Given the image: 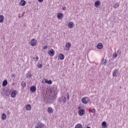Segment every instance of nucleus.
<instances>
[{
  "instance_id": "nucleus-23",
  "label": "nucleus",
  "mask_w": 128,
  "mask_h": 128,
  "mask_svg": "<svg viewBox=\"0 0 128 128\" xmlns=\"http://www.w3.org/2000/svg\"><path fill=\"white\" fill-rule=\"evenodd\" d=\"M26 77L28 78H32V74L28 72L26 74Z\"/></svg>"
},
{
  "instance_id": "nucleus-18",
  "label": "nucleus",
  "mask_w": 128,
  "mask_h": 128,
  "mask_svg": "<svg viewBox=\"0 0 128 128\" xmlns=\"http://www.w3.org/2000/svg\"><path fill=\"white\" fill-rule=\"evenodd\" d=\"M48 114H52L54 112V110L51 107L48 108Z\"/></svg>"
},
{
  "instance_id": "nucleus-4",
  "label": "nucleus",
  "mask_w": 128,
  "mask_h": 128,
  "mask_svg": "<svg viewBox=\"0 0 128 128\" xmlns=\"http://www.w3.org/2000/svg\"><path fill=\"white\" fill-rule=\"evenodd\" d=\"M85 114L86 111L84 110V109H80L78 112V114L80 116H84Z\"/></svg>"
},
{
  "instance_id": "nucleus-25",
  "label": "nucleus",
  "mask_w": 128,
  "mask_h": 128,
  "mask_svg": "<svg viewBox=\"0 0 128 128\" xmlns=\"http://www.w3.org/2000/svg\"><path fill=\"white\" fill-rule=\"evenodd\" d=\"M64 98V96H62L60 98H58V102H62V100Z\"/></svg>"
},
{
  "instance_id": "nucleus-8",
  "label": "nucleus",
  "mask_w": 128,
  "mask_h": 128,
  "mask_svg": "<svg viewBox=\"0 0 128 128\" xmlns=\"http://www.w3.org/2000/svg\"><path fill=\"white\" fill-rule=\"evenodd\" d=\"M30 90L31 92H36V87L34 86H31Z\"/></svg>"
},
{
  "instance_id": "nucleus-15",
  "label": "nucleus",
  "mask_w": 128,
  "mask_h": 128,
  "mask_svg": "<svg viewBox=\"0 0 128 128\" xmlns=\"http://www.w3.org/2000/svg\"><path fill=\"white\" fill-rule=\"evenodd\" d=\"M35 128H44V124H39L38 125H36Z\"/></svg>"
},
{
  "instance_id": "nucleus-36",
  "label": "nucleus",
  "mask_w": 128,
  "mask_h": 128,
  "mask_svg": "<svg viewBox=\"0 0 128 128\" xmlns=\"http://www.w3.org/2000/svg\"><path fill=\"white\" fill-rule=\"evenodd\" d=\"M26 82L24 83L22 87L23 88H26Z\"/></svg>"
},
{
  "instance_id": "nucleus-26",
  "label": "nucleus",
  "mask_w": 128,
  "mask_h": 128,
  "mask_svg": "<svg viewBox=\"0 0 128 128\" xmlns=\"http://www.w3.org/2000/svg\"><path fill=\"white\" fill-rule=\"evenodd\" d=\"M118 6H120V5L118 4H116L114 6V8H118Z\"/></svg>"
},
{
  "instance_id": "nucleus-9",
  "label": "nucleus",
  "mask_w": 128,
  "mask_h": 128,
  "mask_svg": "<svg viewBox=\"0 0 128 128\" xmlns=\"http://www.w3.org/2000/svg\"><path fill=\"white\" fill-rule=\"evenodd\" d=\"M120 72H118V70L116 69L112 72V76H118Z\"/></svg>"
},
{
  "instance_id": "nucleus-31",
  "label": "nucleus",
  "mask_w": 128,
  "mask_h": 128,
  "mask_svg": "<svg viewBox=\"0 0 128 128\" xmlns=\"http://www.w3.org/2000/svg\"><path fill=\"white\" fill-rule=\"evenodd\" d=\"M62 100L64 102H66V98L63 96Z\"/></svg>"
},
{
  "instance_id": "nucleus-5",
  "label": "nucleus",
  "mask_w": 128,
  "mask_h": 128,
  "mask_svg": "<svg viewBox=\"0 0 128 128\" xmlns=\"http://www.w3.org/2000/svg\"><path fill=\"white\" fill-rule=\"evenodd\" d=\"M68 28H74V23L73 22H70L68 24Z\"/></svg>"
},
{
  "instance_id": "nucleus-35",
  "label": "nucleus",
  "mask_w": 128,
  "mask_h": 128,
  "mask_svg": "<svg viewBox=\"0 0 128 128\" xmlns=\"http://www.w3.org/2000/svg\"><path fill=\"white\" fill-rule=\"evenodd\" d=\"M38 56H36V58L35 62H38Z\"/></svg>"
},
{
  "instance_id": "nucleus-2",
  "label": "nucleus",
  "mask_w": 128,
  "mask_h": 128,
  "mask_svg": "<svg viewBox=\"0 0 128 128\" xmlns=\"http://www.w3.org/2000/svg\"><path fill=\"white\" fill-rule=\"evenodd\" d=\"M38 44V41L35 38H32L30 42L31 46H36Z\"/></svg>"
},
{
  "instance_id": "nucleus-6",
  "label": "nucleus",
  "mask_w": 128,
  "mask_h": 128,
  "mask_svg": "<svg viewBox=\"0 0 128 128\" xmlns=\"http://www.w3.org/2000/svg\"><path fill=\"white\" fill-rule=\"evenodd\" d=\"M72 46V44L70 42H68L66 44L65 46V50H67V52H68L70 50V47Z\"/></svg>"
},
{
  "instance_id": "nucleus-37",
  "label": "nucleus",
  "mask_w": 128,
  "mask_h": 128,
  "mask_svg": "<svg viewBox=\"0 0 128 128\" xmlns=\"http://www.w3.org/2000/svg\"><path fill=\"white\" fill-rule=\"evenodd\" d=\"M66 10V6H64L62 8V10Z\"/></svg>"
},
{
  "instance_id": "nucleus-39",
  "label": "nucleus",
  "mask_w": 128,
  "mask_h": 128,
  "mask_svg": "<svg viewBox=\"0 0 128 128\" xmlns=\"http://www.w3.org/2000/svg\"><path fill=\"white\" fill-rule=\"evenodd\" d=\"M67 100H70V95L68 94Z\"/></svg>"
},
{
  "instance_id": "nucleus-38",
  "label": "nucleus",
  "mask_w": 128,
  "mask_h": 128,
  "mask_svg": "<svg viewBox=\"0 0 128 128\" xmlns=\"http://www.w3.org/2000/svg\"><path fill=\"white\" fill-rule=\"evenodd\" d=\"M39 2H44V0H38Z\"/></svg>"
},
{
  "instance_id": "nucleus-29",
  "label": "nucleus",
  "mask_w": 128,
  "mask_h": 128,
  "mask_svg": "<svg viewBox=\"0 0 128 128\" xmlns=\"http://www.w3.org/2000/svg\"><path fill=\"white\" fill-rule=\"evenodd\" d=\"M117 57H118V54L116 53H114L113 54V58H116Z\"/></svg>"
},
{
  "instance_id": "nucleus-32",
  "label": "nucleus",
  "mask_w": 128,
  "mask_h": 128,
  "mask_svg": "<svg viewBox=\"0 0 128 128\" xmlns=\"http://www.w3.org/2000/svg\"><path fill=\"white\" fill-rule=\"evenodd\" d=\"M90 112H92V114H94V112H96V110H94V109L90 110Z\"/></svg>"
},
{
  "instance_id": "nucleus-33",
  "label": "nucleus",
  "mask_w": 128,
  "mask_h": 128,
  "mask_svg": "<svg viewBox=\"0 0 128 128\" xmlns=\"http://www.w3.org/2000/svg\"><path fill=\"white\" fill-rule=\"evenodd\" d=\"M42 68V64H40L38 65V68Z\"/></svg>"
},
{
  "instance_id": "nucleus-16",
  "label": "nucleus",
  "mask_w": 128,
  "mask_h": 128,
  "mask_svg": "<svg viewBox=\"0 0 128 128\" xmlns=\"http://www.w3.org/2000/svg\"><path fill=\"white\" fill-rule=\"evenodd\" d=\"M103 47H104V46H102V43H99L96 46V48L98 50H102V48H103Z\"/></svg>"
},
{
  "instance_id": "nucleus-28",
  "label": "nucleus",
  "mask_w": 128,
  "mask_h": 128,
  "mask_svg": "<svg viewBox=\"0 0 128 128\" xmlns=\"http://www.w3.org/2000/svg\"><path fill=\"white\" fill-rule=\"evenodd\" d=\"M46 84H52V80H47V82Z\"/></svg>"
},
{
  "instance_id": "nucleus-12",
  "label": "nucleus",
  "mask_w": 128,
  "mask_h": 128,
  "mask_svg": "<svg viewBox=\"0 0 128 128\" xmlns=\"http://www.w3.org/2000/svg\"><path fill=\"white\" fill-rule=\"evenodd\" d=\"M17 93H18V92H16V90L12 91L10 94L11 98H16V96Z\"/></svg>"
},
{
  "instance_id": "nucleus-7",
  "label": "nucleus",
  "mask_w": 128,
  "mask_h": 128,
  "mask_svg": "<svg viewBox=\"0 0 128 128\" xmlns=\"http://www.w3.org/2000/svg\"><path fill=\"white\" fill-rule=\"evenodd\" d=\"M48 54L50 56H54V50L52 48L50 49V50L48 51Z\"/></svg>"
},
{
  "instance_id": "nucleus-30",
  "label": "nucleus",
  "mask_w": 128,
  "mask_h": 128,
  "mask_svg": "<svg viewBox=\"0 0 128 128\" xmlns=\"http://www.w3.org/2000/svg\"><path fill=\"white\" fill-rule=\"evenodd\" d=\"M102 64H104V66H105L106 64V60H102Z\"/></svg>"
},
{
  "instance_id": "nucleus-24",
  "label": "nucleus",
  "mask_w": 128,
  "mask_h": 128,
  "mask_svg": "<svg viewBox=\"0 0 128 128\" xmlns=\"http://www.w3.org/2000/svg\"><path fill=\"white\" fill-rule=\"evenodd\" d=\"M75 128H82V124H77L75 126Z\"/></svg>"
},
{
  "instance_id": "nucleus-11",
  "label": "nucleus",
  "mask_w": 128,
  "mask_h": 128,
  "mask_svg": "<svg viewBox=\"0 0 128 128\" xmlns=\"http://www.w3.org/2000/svg\"><path fill=\"white\" fill-rule=\"evenodd\" d=\"M57 18H58V20H62V18H64V14H62V13H58L57 15Z\"/></svg>"
},
{
  "instance_id": "nucleus-17",
  "label": "nucleus",
  "mask_w": 128,
  "mask_h": 128,
  "mask_svg": "<svg viewBox=\"0 0 128 128\" xmlns=\"http://www.w3.org/2000/svg\"><path fill=\"white\" fill-rule=\"evenodd\" d=\"M2 118L3 120H6V113H3L2 116Z\"/></svg>"
},
{
  "instance_id": "nucleus-19",
  "label": "nucleus",
  "mask_w": 128,
  "mask_h": 128,
  "mask_svg": "<svg viewBox=\"0 0 128 128\" xmlns=\"http://www.w3.org/2000/svg\"><path fill=\"white\" fill-rule=\"evenodd\" d=\"M4 16L3 15H0V22L2 23L4 22Z\"/></svg>"
},
{
  "instance_id": "nucleus-13",
  "label": "nucleus",
  "mask_w": 128,
  "mask_h": 128,
  "mask_svg": "<svg viewBox=\"0 0 128 128\" xmlns=\"http://www.w3.org/2000/svg\"><path fill=\"white\" fill-rule=\"evenodd\" d=\"M20 4L21 6H24L26 4V2L24 0H21L20 2Z\"/></svg>"
},
{
  "instance_id": "nucleus-14",
  "label": "nucleus",
  "mask_w": 128,
  "mask_h": 128,
  "mask_svg": "<svg viewBox=\"0 0 128 128\" xmlns=\"http://www.w3.org/2000/svg\"><path fill=\"white\" fill-rule=\"evenodd\" d=\"M58 60H64V55L62 54H60Z\"/></svg>"
},
{
  "instance_id": "nucleus-27",
  "label": "nucleus",
  "mask_w": 128,
  "mask_h": 128,
  "mask_svg": "<svg viewBox=\"0 0 128 128\" xmlns=\"http://www.w3.org/2000/svg\"><path fill=\"white\" fill-rule=\"evenodd\" d=\"M47 80H48V79H46V78L43 79L42 80V84H46Z\"/></svg>"
},
{
  "instance_id": "nucleus-1",
  "label": "nucleus",
  "mask_w": 128,
  "mask_h": 128,
  "mask_svg": "<svg viewBox=\"0 0 128 128\" xmlns=\"http://www.w3.org/2000/svg\"><path fill=\"white\" fill-rule=\"evenodd\" d=\"M46 94L48 96H50L53 98H56V95L58 94V90L56 88H52L50 90L47 89L46 90Z\"/></svg>"
},
{
  "instance_id": "nucleus-10",
  "label": "nucleus",
  "mask_w": 128,
  "mask_h": 128,
  "mask_svg": "<svg viewBox=\"0 0 128 128\" xmlns=\"http://www.w3.org/2000/svg\"><path fill=\"white\" fill-rule=\"evenodd\" d=\"M101 4H102V2H100V0L96 1L94 2L95 8H98V6H100Z\"/></svg>"
},
{
  "instance_id": "nucleus-3",
  "label": "nucleus",
  "mask_w": 128,
  "mask_h": 128,
  "mask_svg": "<svg viewBox=\"0 0 128 128\" xmlns=\"http://www.w3.org/2000/svg\"><path fill=\"white\" fill-rule=\"evenodd\" d=\"M90 102V98L88 97H84L82 100V104H86L88 102Z\"/></svg>"
},
{
  "instance_id": "nucleus-20",
  "label": "nucleus",
  "mask_w": 128,
  "mask_h": 128,
  "mask_svg": "<svg viewBox=\"0 0 128 128\" xmlns=\"http://www.w3.org/2000/svg\"><path fill=\"white\" fill-rule=\"evenodd\" d=\"M102 126L104 128H108V126H106V122H103L102 123Z\"/></svg>"
},
{
  "instance_id": "nucleus-21",
  "label": "nucleus",
  "mask_w": 128,
  "mask_h": 128,
  "mask_svg": "<svg viewBox=\"0 0 128 128\" xmlns=\"http://www.w3.org/2000/svg\"><path fill=\"white\" fill-rule=\"evenodd\" d=\"M8 86V81L6 80H4L2 82V86Z\"/></svg>"
},
{
  "instance_id": "nucleus-22",
  "label": "nucleus",
  "mask_w": 128,
  "mask_h": 128,
  "mask_svg": "<svg viewBox=\"0 0 128 128\" xmlns=\"http://www.w3.org/2000/svg\"><path fill=\"white\" fill-rule=\"evenodd\" d=\"M32 108V106H30V104H28L26 106V110H30Z\"/></svg>"
},
{
  "instance_id": "nucleus-34",
  "label": "nucleus",
  "mask_w": 128,
  "mask_h": 128,
  "mask_svg": "<svg viewBox=\"0 0 128 128\" xmlns=\"http://www.w3.org/2000/svg\"><path fill=\"white\" fill-rule=\"evenodd\" d=\"M43 48L44 50H46V48H48V46H44Z\"/></svg>"
}]
</instances>
